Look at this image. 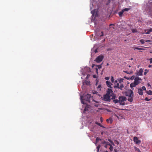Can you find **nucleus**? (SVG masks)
I'll list each match as a JSON object with an SVG mask.
<instances>
[{"label":"nucleus","instance_id":"nucleus-1","mask_svg":"<svg viewBox=\"0 0 152 152\" xmlns=\"http://www.w3.org/2000/svg\"><path fill=\"white\" fill-rule=\"evenodd\" d=\"M126 96L129 97L128 100L130 102L133 101V98L134 97V94L133 91L131 90H128L126 91L125 93Z\"/></svg>","mask_w":152,"mask_h":152},{"label":"nucleus","instance_id":"nucleus-2","mask_svg":"<svg viewBox=\"0 0 152 152\" xmlns=\"http://www.w3.org/2000/svg\"><path fill=\"white\" fill-rule=\"evenodd\" d=\"M91 98V95L89 94H87L86 95L83 96H81L80 97V99L81 101V103L83 104H85V103L83 101V100H85L89 102L90 101V99Z\"/></svg>","mask_w":152,"mask_h":152},{"label":"nucleus","instance_id":"nucleus-3","mask_svg":"<svg viewBox=\"0 0 152 152\" xmlns=\"http://www.w3.org/2000/svg\"><path fill=\"white\" fill-rule=\"evenodd\" d=\"M118 99L120 104L122 105H124L125 103L124 102L126 101V98L125 96H119Z\"/></svg>","mask_w":152,"mask_h":152},{"label":"nucleus","instance_id":"nucleus-4","mask_svg":"<svg viewBox=\"0 0 152 152\" xmlns=\"http://www.w3.org/2000/svg\"><path fill=\"white\" fill-rule=\"evenodd\" d=\"M103 56L101 54L98 56L94 60V61H96L97 63H99L103 60Z\"/></svg>","mask_w":152,"mask_h":152},{"label":"nucleus","instance_id":"nucleus-5","mask_svg":"<svg viewBox=\"0 0 152 152\" xmlns=\"http://www.w3.org/2000/svg\"><path fill=\"white\" fill-rule=\"evenodd\" d=\"M141 80L142 79L140 78L139 77H136L134 79V82L136 85H137L141 82Z\"/></svg>","mask_w":152,"mask_h":152},{"label":"nucleus","instance_id":"nucleus-6","mask_svg":"<svg viewBox=\"0 0 152 152\" xmlns=\"http://www.w3.org/2000/svg\"><path fill=\"white\" fill-rule=\"evenodd\" d=\"M133 141L137 144H139L141 143V141L138 140V137H134Z\"/></svg>","mask_w":152,"mask_h":152},{"label":"nucleus","instance_id":"nucleus-7","mask_svg":"<svg viewBox=\"0 0 152 152\" xmlns=\"http://www.w3.org/2000/svg\"><path fill=\"white\" fill-rule=\"evenodd\" d=\"M110 96L106 94L104 95V100L106 101H110Z\"/></svg>","mask_w":152,"mask_h":152},{"label":"nucleus","instance_id":"nucleus-8","mask_svg":"<svg viewBox=\"0 0 152 152\" xmlns=\"http://www.w3.org/2000/svg\"><path fill=\"white\" fill-rule=\"evenodd\" d=\"M143 70L142 69H140L137 72V75L138 76H142V75Z\"/></svg>","mask_w":152,"mask_h":152},{"label":"nucleus","instance_id":"nucleus-9","mask_svg":"<svg viewBox=\"0 0 152 152\" xmlns=\"http://www.w3.org/2000/svg\"><path fill=\"white\" fill-rule=\"evenodd\" d=\"M145 31L146 34H149L151 32H152V28H150L149 29L145 30Z\"/></svg>","mask_w":152,"mask_h":152},{"label":"nucleus","instance_id":"nucleus-10","mask_svg":"<svg viewBox=\"0 0 152 152\" xmlns=\"http://www.w3.org/2000/svg\"><path fill=\"white\" fill-rule=\"evenodd\" d=\"M113 92V91L111 89H108V90L107 91V93L106 94L110 95V96H111V93H112Z\"/></svg>","mask_w":152,"mask_h":152},{"label":"nucleus","instance_id":"nucleus-11","mask_svg":"<svg viewBox=\"0 0 152 152\" xmlns=\"http://www.w3.org/2000/svg\"><path fill=\"white\" fill-rule=\"evenodd\" d=\"M115 97L113 96L112 98V99H113V102L115 104L118 103V102L119 103V100H118V99H115Z\"/></svg>","mask_w":152,"mask_h":152},{"label":"nucleus","instance_id":"nucleus-12","mask_svg":"<svg viewBox=\"0 0 152 152\" xmlns=\"http://www.w3.org/2000/svg\"><path fill=\"white\" fill-rule=\"evenodd\" d=\"M102 64H101L99 65H95V64H92V67H93L94 66H95L96 67V68H98V69H101L102 68Z\"/></svg>","mask_w":152,"mask_h":152},{"label":"nucleus","instance_id":"nucleus-13","mask_svg":"<svg viewBox=\"0 0 152 152\" xmlns=\"http://www.w3.org/2000/svg\"><path fill=\"white\" fill-rule=\"evenodd\" d=\"M106 121L107 123H110V124H112L113 122V120L111 118H110L107 119Z\"/></svg>","mask_w":152,"mask_h":152},{"label":"nucleus","instance_id":"nucleus-14","mask_svg":"<svg viewBox=\"0 0 152 152\" xmlns=\"http://www.w3.org/2000/svg\"><path fill=\"white\" fill-rule=\"evenodd\" d=\"M138 93L140 95H143L142 90L140 88L138 89Z\"/></svg>","mask_w":152,"mask_h":152},{"label":"nucleus","instance_id":"nucleus-15","mask_svg":"<svg viewBox=\"0 0 152 152\" xmlns=\"http://www.w3.org/2000/svg\"><path fill=\"white\" fill-rule=\"evenodd\" d=\"M148 12L151 15H152V8H148Z\"/></svg>","mask_w":152,"mask_h":152},{"label":"nucleus","instance_id":"nucleus-16","mask_svg":"<svg viewBox=\"0 0 152 152\" xmlns=\"http://www.w3.org/2000/svg\"><path fill=\"white\" fill-rule=\"evenodd\" d=\"M107 85V86L109 88H111V83L108 81H107L106 82Z\"/></svg>","mask_w":152,"mask_h":152},{"label":"nucleus","instance_id":"nucleus-17","mask_svg":"<svg viewBox=\"0 0 152 152\" xmlns=\"http://www.w3.org/2000/svg\"><path fill=\"white\" fill-rule=\"evenodd\" d=\"M137 85L134 82L133 83H131L130 85V87L132 88L133 87H135Z\"/></svg>","mask_w":152,"mask_h":152},{"label":"nucleus","instance_id":"nucleus-18","mask_svg":"<svg viewBox=\"0 0 152 152\" xmlns=\"http://www.w3.org/2000/svg\"><path fill=\"white\" fill-rule=\"evenodd\" d=\"M134 149L136 152H141L140 150L136 146L134 147Z\"/></svg>","mask_w":152,"mask_h":152},{"label":"nucleus","instance_id":"nucleus-19","mask_svg":"<svg viewBox=\"0 0 152 152\" xmlns=\"http://www.w3.org/2000/svg\"><path fill=\"white\" fill-rule=\"evenodd\" d=\"M119 87L120 88H119V89H120L122 90L123 88H124V87L123 84L121 83Z\"/></svg>","mask_w":152,"mask_h":152},{"label":"nucleus","instance_id":"nucleus-20","mask_svg":"<svg viewBox=\"0 0 152 152\" xmlns=\"http://www.w3.org/2000/svg\"><path fill=\"white\" fill-rule=\"evenodd\" d=\"M96 10H94L91 11V13L93 15H95V14L96 12Z\"/></svg>","mask_w":152,"mask_h":152},{"label":"nucleus","instance_id":"nucleus-21","mask_svg":"<svg viewBox=\"0 0 152 152\" xmlns=\"http://www.w3.org/2000/svg\"><path fill=\"white\" fill-rule=\"evenodd\" d=\"M133 48H134V50L137 49V50H145V49H144L143 48H137V47Z\"/></svg>","mask_w":152,"mask_h":152},{"label":"nucleus","instance_id":"nucleus-22","mask_svg":"<svg viewBox=\"0 0 152 152\" xmlns=\"http://www.w3.org/2000/svg\"><path fill=\"white\" fill-rule=\"evenodd\" d=\"M146 93L148 95H152V91L151 90H149L148 91H146Z\"/></svg>","mask_w":152,"mask_h":152},{"label":"nucleus","instance_id":"nucleus-23","mask_svg":"<svg viewBox=\"0 0 152 152\" xmlns=\"http://www.w3.org/2000/svg\"><path fill=\"white\" fill-rule=\"evenodd\" d=\"M130 9V8H125L123 10H122L124 12L125 11H128Z\"/></svg>","mask_w":152,"mask_h":152},{"label":"nucleus","instance_id":"nucleus-24","mask_svg":"<svg viewBox=\"0 0 152 152\" xmlns=\"http://www.w3.org/2000/svg\"><path fill=\"white\" fill-rule=\"evenodd\" d=\"M123 13H124V12L122 10L120 12L118 13V14H119V16L121 17L122 16V14H123Z\"/></svg>","mask_w":152,"mask_h":152},{"label":"nucleus","instance_id":"nucleus-25","mask_svg":"<svg viewBox=\"0 0 152 152\" xmlns=\"http://www.w3.org/2000/svg\"><path fill=\"white\" fill-rule=\"evenodd\" d=\"M99 140H101V139H100L98 137H97L96 138V143H95L96 145V143L98 142H99Z\"/></svg>","mask_w":152,"mask_h":152},{"label":"nucleus","instance_id":"nucleus-26","mask_svg":"<svg viewBox=\"0 0 152 152\" xmlns=\"http://www.w3.org/2000/svg\"><path fill=\"white\" fill-rule=\"evenodd\" d=\"M101 147V145H98L96 147V148L97 149V152H99V149Z\"/></svg>","mask_w":152,"mask_h":152},{"label":"nucleus","instance_id":"nucleus-27","mask_svg":"<svg viewBox=\"0 0 152 152\" xmlns=\"http://www.w3.org/2000/svg\"><path fill=\"white\" fill-rule=\"evenodd\" d=\"M109 145L110 146V148H109L110 150L111 151H112L113 150V148L112 145L110 144V145Z\"/></svg>","mask_w":152,"mask_h":152},{"label":"nucleus","instance_id":"nucleus-28","mask_svg":"<svg viewBox=\"0 0 152 152\" xmlns=\"http://www.w3.org/2000/svg\"><path fill=\"white\" fill-rule=\"evenodd\" d=\"M96 124H97L99 126L101 127H104V126H103L101 124L99 123H98V122H96L95 123Z\"/></svg>","mask_w":152,"mask_h":152},{"label":"nucleus","instance_id":"nucleus-29","mask_svg":"<svg viewBox=\"0 0 152 152\" xmlns=\"http://www.w3.org/2000/svg\"><path fill=\"white\" fill-rule=\"evenodd\" d=\"M145 41H144L143 39H141L140 40V42L142 44H144L145 43Z\"/></svg>","mask_w":152,"mask_h":152},{"label":"nucleus","instance_id":"nucleus-30","mask_svg":"<svg viewBox=\"0 0 152 152\" xmlns=\"http://www.w3.org/2000/svg\"><path fill=\"white\" fill-rule=\"evenodd\" d=\"M132 31L133 33H135L137 32V30L135 29H133L132 30Z\"/></svg>","mask_w":152,"mask_h":152},{"label":"nucleus","instance_id":"nucleus-31","mask_svg":"<svg viewBox=\"0 0 152 152\" xmlns=\"http://www.w3.org/2000/svg\"><path fill=\"white\" fill-rule=\"evenodd\" d=\"M148 72V70L146 69L145 70V72L144 73V75H145Z\"/></svg>","mask_w":152,"mask_h":152},{"label":"nucleus","instance_id":"nucleus-32","mask_svg":"<svg viewBox=\"0 0 152 152\" xmlns=\"http://www.w3.org/2000/svg\"><path fill=\"white\" fill-rule=\"evenodd\" d=\"M120 85L118 83H117L116 85L115 86V87L118 88H120Z\"/></svg>","mask_w":152,"mask_h":152},{"label":"nucleus","instance_id":"nucleus-33","mask_svg":"<svg viewBox=\"0 0 152 152\" xmlns=\"http://www.w3.org/2000/svg\"><path fill=\"white\" fill-rule=\"evenodd\" d=\"M108 141L113 145H114V143L113 141L111 140L110 139H108Z\"/></svg>","mask_w":152,"mask_h":152},{"label":"nucleus","instance_id":"nucleus-34","mask_svg":"<svg viewBox=\"0 0 152 152\" xmlns=\"http://www.w3.org/2000/svg\"><path fill=\"white\" fill-rule=\"evenodd\" d=\"M110 145V144L109 143H108L107 144H106L104 146V147L105 148H107L108 145Z\"/></svg>","mask_w":152,"mask_h":152},{"label":"nucleus","instance_id":"nucleus-35","mask_svg":"<svg viewBox=\"0 0 152 152\" xmlns=\"http://www.w3.org/2000/svg\"><path fill=\"white\" fill-rule=\"evenodd\" d=\"M108 143H109L108 142H106L105 141H104L103 142H102V144H107Z\"/></svg>","mask_w":152,"mask_h":152},{"label":"nucleus","instance_id":"nucleus-36","mask_svg":"<svg viewBox=\"0 0 152 152\" xmlns=\"http://www.w3.org/2000/svg\"><path fill=\"white\" fill-rule=\"evenodd\" d=\"M111 82H112V83H113V82H114V78H113V76H112V77H111Z\"/></svg>","mask_w":152,"mask_h":152},{"label":"nucleus","instance_id":"nucleus-37","mask_svg":"<svg viewBox=\"0 0 152 152\" xmlns=\"http://www.w3.org/2000/svg\"><path fill=\"white\" fill-rule=\"evenodd\" d=\"M135 76L134 75L132 76L130 78V79L131 80H132L134 79Z\"/></svg>","mask_w":152,"mask_h":152},{"label":"nucleus","instance_id":"nucleus-38","mask_svg":"<svg viewBox=\"0 0 152 152\" xmlns=\"http://www.w3.org/2000/svg\"><path fill=\"white\" fill-rule=\"evenodd\" d=\"M142 90H146V88H145V87L143 86H142V89H141Z\"/></svg>","mask_w":152,"mask_h":152},{"label":"nucleus","instance_id":"nucleus-39","mask_svg":"<svg viewBox=\"0 0 152 152\" xmlns=\"http://www.w3.org/2000/svg\"><path fill=\"white\" fill-rule=\"evenodd\" d=\"M145 100L147 101H149L150 100V99H148L147 97H146L145 99Z\"/></svg>","mask_w":152,"mask_h":152},{"label":"nucleus","instance_id":"nucleus-40","mask_svg":"<svg viewBox=\"0 0 152 152\" xmlns=\"http://www.w3.org/2000/svg\"><path fill=\"white\" fill-rule=\"evenodd\" d=\"M124 72L127 74H130V73L129 72H128L127 71H124Z\"/></svg>","mask_w":152,"mask_h":152},{"label":"nucleus","instance_id":"nucleus-41","mask_svg":"<svg viewBox=\"0 0 152 152\" xmlns=\"http://www.w3.org/2000/svg\"><path fill=\"white\" fill-rule=\"evenodd\" d=\"M93 77L95 78H97V76L96 75H94L93 76Z\"/></svg>","mask_w":152,"mask_h":152},{"label":"nucleus","instance_id":"nucleus-42","mask_svg":"<svg viewBox=\"0 0 152 152\" xmlns=\"http://www.w3.org/2000/svg\"><path fill=\"white\" fill-rule=\"evenodd\" d=\"M96 73H97V74H98V68H96Z\"/></svg>","mask_w":152,"mask_h":152},{"label":"nucleus","instance_id":"nucleus-43","mask_svg":"<svg viewBox=\"0 0 152 152\" xmlns=\"http://www.w3.org/2000/svg\"><path fill=\"white\" fill-rule=\"evenodd\" d=\"M90 75L89 74L87 76V77H86V79H88L90 77Z\"/></svg>","mask_w":152,"mask_h":152},{"label":"nucleus","instance_id":"nucleus-44","mask_svg":"<svg viewBox=\"0 0 152 152\" xmlns=\"http://www.w3.org/2000/svg\"><path fill=\"white\" fill-rule=\"evenodd\" d=\"M102 34L100 36V37H102L103 36V33L102 31L101 32Z\"/></svg>","mask_w":152,"mask_h":152},{"label":"nucleus","instance_id":"nucleus-45","mask_svg":"<svg viewBox=\"0 0 152 152\" xmlns=\"http://www.w3.org/2000/svg\"><path fill=\"white\" fill-rule=\"evenodd\" d=\"M105 79L106 80H108L109 79V77H106L105 78Z\"/></svg>","mask_w":152,"mask_h":152},{"label":"nucleus","instance_id":"nucleus-46","mask_svg":"<svg viewBox=\"0 0 152 152\" xmlns=\"http://www.w3.org/2000/svg\"><path fill=\"white\" fill-rule=\"evenodd\" d=\"M145 42H151V41L150 40H146L145 41Z\"/></svg>","mask_w":152,"mask_h":152},{"label":"nucleus","instance_id":"nucleus-47","mask_svg":"<svg viewBox=\"0 0 152 152\" xmlns=\"http://www.w3.org/2000/svg\"><path fill=\"white\" fill-rule=\"evenodd\" d=\"M150 62L151 64L152 63V60H151V58H150Z\"/></svg>","mask_w":152,"mask_h":152},{"label":"nucleus","instance_id":"nucleus-48","mask_svg":"<svg viewBox=\"0 0 152 152\" xmlns=\"http://www.w3.org/2000/svg\"><path fill=\"white\" fill-rule=\"evenodd\" d=\"M94 52L95 53H96L97 52V49H96L94 51Z\"/></svg>","mask_w":152,"mask_h":152},{"label":"nucleus","instance_id":"nucleus-49","mask_svg":"<svg viewBox=\"0 0 152 152\" xmlns=\"http://www.w3.org/2000/svg\"><path fill=\"white\" fill-rule=\"evenodd\" d=\"M152 66V65H149L148 66V67L150 68Z\"/></svg>","mask_w":152,"mask_h":152},{"label":"nucleus","instance_id":"nucleus-50","mask_svg":"<svg viewBox=\"0 0 152 152\" xmlns=\"http://www.w3.org/2000/svg\"><path fill=\"white\" fill-rule=\"evenodd\" d=\"M101 87V86L100 85H99L98 87V88H100Z\"/></svg>","mask_w":152,"mask_h":152},{"label":"nucleus","instance_id":"nucleus-51","mask_svg":"<svg viewBox=\"0 0 152 152\" xmlns=\"http://www.w3.org/2000/svg\"><path fill=\"white\" fill-rule=\"evenodd\" d=\"M116 143L117 144H118L119 143H118V142L117 141V142H116Z\"/></svg>","mask_w":152,"mask_h":152},{"label":"nucleus","instance_id":"nucleus-52","mask_svg":"<svg viewBox=\"0 0 152 152\" xmlns=\"http://www.w3.org/2000/svg\"><path fill=\"white\" fill-rule=\"evenodd\" d=\"M86 108H85L84 109V112H85V111H86Z\"/></svg>","mask_w":152,"mask_h":152},{"label":"nucleus","instance_id":"nucleus-53","mask_svg":"<svg viewBox=\"0 0 152 152\" xmlns=\"http://www.w3.org/2000/svg\"><path fill=\"white\" fill-rule=\"evenodd\" d=\"M112 25H114L112 24H110V26H112Z\"/></svg>","mask_w":152,"mask_h":152},{"label":"nucleus","instance_id":"nucleus-54","mask_svg":"<svg viewBox=\"0 0 152 152\" xmlns=\"http://www.w3.org/2000/svg\"><path fill=\"white\" fill-rule=\"evenodd\" d=\"M114 151H115V152H117L116 150H114Z\"/></svg>","mask_w":152,"mask_h":152},{"label":"nucleus","instance_id":"nucleus-55","mask_svg":"<svg viewBox=\"0 0 152 152\" xmlns=\"http://www.w3.org/2000/svg\"><path fill=\"white\" fill-rule=\"evenodd\" d=\"M117 82H118V81H117V80H115V83H117Z\"/></svg>","mask_w":152,"mask_h":152},{"label":"nucleus","instance_id":"nucleus-56","mask_svg":"<svg viewBox=\"0 0 152 152\" xmlns=\"http://www.w3.org/2000/svg\"><path fill=\"white\" fill-rule=\"evenodd\" d=\"M108 152V151H104V152Z\"/></svg>","mask_w":152,"mask_h":152},{"label":"nucleus","instance_id":"nucleus-57","mask_svg":"<svg viewBox=\"0 0 152 152\" xmlns=\"http://www.w3.org/2000/svg\"><path fill=\"white\" fill-rule=\"evenodd\" d=\"M111 28H112L113 29H114V27H111Z\"/></svg>","mask_w":152,"mask_h":152},{"label":"nucleus","instance_id":"nucleus-58","mask_svg":"<svg viewBox=\"0 0 152 152\" xmlns=\"http://www.w3.org/2000/svg\"><path fill=\"white\" fill-rule=\"evenodd\" d=\"M109 65V64L108 63L107 64V66H108Z\"/></svg>","mask_w":152,"mask_h":152},{"label":"nucleus","instance_id":"nucleus-59","mask_svg":"<svg viewBox=\"0 0 152 152\" xmlns=\"http://www.w3.org/2000/svg\"><path fill=\"white\" fill-rule=\"evenodd\" d=\"M150 53H152V51L150 52Z\"/></svg>","mask_w":152,"mask_h":152},{"label":"nucleus","instance_id":"nucleus-60","mask_svg":"<svg viewBox=\"0 0 152 152\" xmlns=\"http://www.w3.org/2000/svg\"><path fill=\"white\" fill-rule=\"evenodd\" d=\"M102 118H101V119ZM101 120V121H102V120Z\"/></svg>","mask_w":152,"mask_h":152},{"label":"nucleus","instance_id":"nucleus-61","mask_svg":"<svg viewBox=\"0 0 152 152\" xmlns=\"http://www.w3.org/2000/svg\"><path fill=\"white\" fill-rule=\"evenodd\" d=\"M126 79H128H128H129V78H126Z\"/></svg>","mask_w":152,"mask_h":152},{"label":"nucleus","instance_id":"nucleus-62","mask_svg":"<svg viewBox=\"0 0 152 152\" xmlns=\"http://www.w3.org/2000/svg\"><path fill=\"white\" fill-rule=\"evenodd\" d=\"M126 41V40H125V41Z\"/></svg>","mask_w":152,"mask_h":152},{"label":"nucleus","instance_id":"nucleus-63","mask_svg":"<svg viewBox=\"0 0 152 152\" xmlns=\"http://www.w3.org/2000/svg\"><path fill=\"white\" fill-rule=\"evenodd\" d=\"M151 60H152V58H151Z\"/></svg>","mask_w":152,"mask_h":152},{"label":"nucleus","instance_id":"nucleus-64","mask_svg":"<svg viewBox=\"0 0 152 152\" xmlns=\"http://www.w3.org/2000/svg\"><path fill=\"white\" fill-rule=\"evenodd\" d=\"M151 39H152V37L151 38Z\"/></svg>","mask_w":152,"mask_h":152}]
</instances>
